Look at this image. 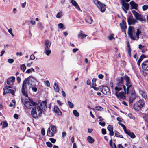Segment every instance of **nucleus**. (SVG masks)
Masks as SVG:
<instances>
[{"label": "nucleus", "instance_id": "1", "mask_svg": "<svg viewBox=\"0 0 148 148\" xmlns=\"http://www.w3.org/2000/svg\"><path fill=\"white\" fill-rule=\"evenodd\" d=\"M47 102L46 101H42L40 105H34L32 108L31 111V116L34 119L40 117L43 110H45L46 108Z\"/></svg>", "mask_w": 148, "mask_h": 148}, {"label": "nucleus", "instance_id": "2", "mask_svg": "<svg viewBox=\"0 0 148 148\" xmlns=\"http://www.w3.org/2000/svg\"><path fill=\"white\" fill-rule=\"evenodd\" d=\"M124 79L123 77H121V78H118L116 81V85L119 87L123 86L125 94H128L129 93V90L132 87V84L130 82V77L127 76H125L124 79L126 82L125 85L127 87L126 91L125 86L123 85Z\"/></svg>", "mask_w": 148, "mask_h": 148}, {"label": "nucleus", "instance_id": "3", "mask_svg": "<svg viewBox=\"0 0 148 148\" xmlns=\"http://www.w3.org/2000/svg\"><path fill=\"white\" fill-rule=\"evenodd\" d=\"M127 33L131 39L137 40L139 38V35L141 32L138 29L136 32L133 27L130 26L128 28Z\"/></svg>", "mask_w": 148, "mask_h": 148}, {"label": "nucleus", "instance_id": "4", "mask_svg": "<svg viewBox=\"0 0 148 148\" xmlns=\"http://www.w3.org/2000/svg\"><path fill=\"white\" fill-rule=\"evenodd\" d=\"M29 101L27 99L21 98V101L24 104V105L26 108H31L32 106H34L37 104V103L34 102L32 100H29Z\"/></svg>", "mask_w": 148, "mask_h": 148}, {"label": "nucleus", "instance_id": "5", "mask_svg": "<svg viewBox=\"0 0 148 148\" xmlns=\"http://www.w3.org/2000/svg\"><path fill=\"white\" fill-rule=\"evenodd\" d=\"M30 84L29 83V82L25 79L23 82L21 88V92L26 97H28L27 92L26 91L27 85H29Z\"/></svg>", "mask_w": 148, "mask_h": 148}, {"label": "nucleus", "instance_id": "6", "mask_svg": "<svg viewBox=\"0 0 148 148\" xmlns=\"http://www.w3.org/2000/svg\"><path fill=\"white\" fill-rule=\"evenodd\" d=\"M93 1L102 12H103L105 11L106 6L105 4L101 3L98 0H93Z\"/></svg>", "mask_w": 148, "mask_h": 148}, {"label": "nucleus", "instance_id": "7", "mask_svg": "<svg viewBox=\"0 0 148 148\" xmlns=\"http://www.w3.org/2000/svg\"><path fill=\"white\" fill-rule=\"evenodd\" d=\"M144 105L143 101L141 100H139L138 101L134 103V108L135 110H140Z\"/></svg>", "mask_w": 148, "mask_h": 148}, {"label": "nucleus", "instance_id": "8", "mask_svg": "<svg viewBox=\"0 0 148 148\" xmlns=\"http://www.w3.org/2000/svg\"><path fill=\"white\" fill-rule=\"evenodd\" d=\"M132 12L136 20H138L140 21H145L146 19L136 11L133 10Z\"/></svg>", "mask_w": 148, "mask_h": 148}, {"label": "nucleus", "instance_id": "9", "mask_svg": "<svg viewBox=\"0 0 148 148\" xmlns=\"http://www.w3.org/2000/svg\"><path fill=\"white\" fill-rule=\"evenodd\" d=\"M101 89V91L105 95H110V91L108 88L106 86H99Z\"/></svg>", "mask_w": 148, "mask_h": 148}, {"label": "nucleus", "instance_id": "10", "mask_svg": "<svg viewBox=\"0 0 148 148\" xmlns=\"http://www.w3.org/2000/svg\"><path fill=\"white\" fill-rule=\"evenodd\" d=\"M115 95L119 99H121L124 100L125 98V94L123 92H116Z\"/></svg>", "mask_w": 148, "mask_h": 148}, {"label": "nucleus", "instance_id": "11", "mask_svg": "<svg viewBox=\"0 0 148 148\" xmlns=\"http://www.w3.org/2000/svg\"><path fill=\"white\" fill-rule=\"evenodd\" d=\"M121 1V3L123 7H124V9L127 10H129V5L128 3H125L124 0H120Z\"/></svg>", "mask_w": 148, "mask_h": 148}, {"label": "nucleus", "instance_id": "12", "mask_svg": "<svg viewBox=\"0 0 148 148\" xmlns=\"http://www.w3.org/2000/svg\"><path fill=\"white\" fill-rule=\"evenodd\" d=\"M51 42L49 40H46L45 41L44 49H50Z\"/></svg>", "mask_w": 148, "mask_h": 148}, {"label": "nucleus", "instance_id": "13", "mask_svg": "<svg viewBox=\"0 0 148 148\" xmlns=\"http://www.w3.org/2000/svg\"><path fill=\"white\" fill-rule=\"evenodd\" d=\"M137 97L136 95L134 92H132L131 93V96L129 98V103H132Z\"/></svg>", "mask_w": 148, "mask_h": 148}, {"label": "nucleus", "instance_id": "14", "mask_svg": "<svg viewBox=\"0 0 148 148\" xmlns=\"http://www.w3.org/2000/svg\"><path fill=\"white\" fill-rule=\"evenodd\" d=\"M8 88H11V87L10 86H6L3 88V90H5V92H6V93H11L13 95L14 93V91L13 90L9 89Z\"/></svg>", "mask_w": 148, "mask_h": 148}, {"label": "nucleus", "instance_id": "15", "mask_svg": "<svg viewBox=\"0 0 148 148\" xmlns=\"http://www.w3.org/2000/svg\"><path fill=\"white\" fill-rule=\"evenodd\" d=\"M127 21L129 25H134L137 21L136 20L132 19L131 16L128 17L127 18Z\"/></svg>", "mask_w": 148, "mask_h": 148}, {"label": "nucleus", "instance_id": "16", "mask_svg": "<svg viewBox=\"0 0 148 148\" xmlns=\"http://www.w3.org/2000/svg\"><path fill=\"white\" fill-rule=\"evenodd\" d=\"M15 77H12L8 79L7 83L8 84L10 85H12L13 84V82L15 80Z\"/></svg>", "mask_w": 148, "mask_h": 148}, {"label": "nucleus", "instance_id": "17", "mask_svg": "<svg viewBox=\"0 0 148 148\" xmlns=\"http://www.w3.org/2000/svg\"><path fill=\"white\" fill-rule=\"evenodd\" d=\"M142 66L144 70L148 71V60L143 62L142 64Z\"/></svg>", "mask_w": 148, "mask_h": 148}, {"label": "nucleus", "instance_id": "18", "mask_svg": "<svg viewBox=\"0 0 148 148\" xmlns=\"http://www.w3.org/2000/svg\"><path fill=\"white\" fill-rule=\"evenodd\" d=\"M54 110L55 112L58 115L61 116L62 114L59 108L57 106H55L54 107Z\"/></svg>", "mask_w": 148, "mask_h": 148}, {"label": "nucleus", "instance_id": "19", "mask_svg": "<svg viewBox=\"0 0 148 148\" xmlns=\"http://www.w3.org/2000/svg\"><path fill=\"white\" fill-rule=\"evenodd\" d=\"M107 129L109 131V135L112 136L114 135V133L113 131V126L111 125H109L107 127Z\"/></svg>", "mask_w": 148, "mask_h": 148}, {"label": "nucleus", "instance_id": "20", "mask_svg": "<svg viewBox=\"0 0 148 148\" xmlns=\"http://www.w3.org/2000/svg\"><path fill=\"white\" fill-rule=\"evenodd\" d=\"M26 79L27 80L28 82H29V83L30 85H32V82H34L36 81V79L32 76L29 77Z\"/></svg>", "mask_w": 148, "mask_h": 148}, {"label": "nucleus", "instance_id": "21", "mask_svg": "<svg viewBox=\"0 0 148 148\" xmlns=\"http://www.w3.org/2000/svg\"><path fill=\"white\" fill-rule=\"evenodd\" d=\"M55 133L52 131L51 132L50 130V128L49 127L47 130V135L49 137H52L54 136Z\"/></svg>", "mask_w": 148, "mask_h": 148}, {"label": "nucleus", "instance_id": "22", "mask_svg": "<svg viewBox=\"0 0 148 148\" xmlns=\"http://www.w3.org/2000/svg\"><path fill=\"white\" fill-rule=\"evenodd\" d=\"M130 4L131 5L132 9H137L138 5L136 4L133 1H132L130 2Z\"/></svg>", "mask_w": 148, "mask_h": 148}, {"label": "nucleus", "instance_id": "23", "mask_svg": "<svg viewBox=\"0 0 148 148\" xmlns=\"http://www.w3.org/2000/svg\"><path fill=\"white\" fill-rule=\"evenodd\" d=\"M132 138H134L136 137V136L132 132H131L130 131H128L126 133Z\"/></svg>", "mask_w": 148, "mask_h": 148}, {"label": "nucleus", "instance_id": "24", "mask_svg": "<svg viewBox=\"0 0 148 148\" xmlns=\"http://www.w3.org/2000/svg\"><path fill=\"white\" fill-rule=\"evenodd\" d=\"M120 25L122 29H125L126 27V23L124 20L122 21V23H120Z\"/></svg>", "mask_w": 148, "mask_h": 148}, {"label": "nucleus", "instance_id": "25", "mask_svg": "<svg viewBox=\"0 0 148 148\" xmlns=\"http://www.w3.org/2000/svg\"><path fill=\"white\" fill-rule=\"evenodd\" d=\"M50 129H51V131L55 133L57 132V129L56 127L52 125L51 124L50 125Z\"/></svg>", "mask_w": 148, "mask_h": 148}, {"label": "nucleus", "instance_id": "26", "mask_svg": "<svg viewBox=\"0 0 148 148\" xmlns=\"http://www.w3.org/2000/svg\"><path fill=\"white\" fill-rule=\"evenodd\" d=\"M87 141L90 143H93L95 141L94 139L91 136H88L87 138Z\"/></svg>", "mask_w": 148, "mask_h": 148}, {"label": "nucleus", "instance_id": "27", "mask_svg": "<svg viewBox=\"0 0 148 148\" xmlns=\"http://www.w3.org/2000/svg\"><path fill=\"white\" fill-rule=\"evenodd\" d=\"M51 50L50 49H45L44 50V53L47 56H49L51 53Z\"/></svg>", "mask_w": 148, "mask_h": 148}, {"label": "nucleus", "instance_id": "28", "mask_svg": "<svg viewBox=\"0 0 148 148\" xmlns=\"http://www.w3.org/2000/svg\"><path fill=\"white\" fill-rule=\"evenodd\" d=\"M87 35L85 34L82 33V31H80V33L78 34V37H81V39H83L84 38L87 36Z\"/></svg>", "mask_w": 148, "mask_h": 148}, {"label": "nucleus", "instance_id": "29", "mask_svg": "<svg viewBox=\"0 0 148 148\" xmlns=\"http://www.w3.org/2000/svg\"><path fill=\"white\" fill-rule=\"evenodd\" d=\"M139 92L143 98H146L147 97V96L144 91L143 90H140V91Z\"/></svg>", "mask_w": 148, "mask_h": 148}, {"label": "nucleus", "instance_id": "30", "mask_svg": "<svg viewBox=\"0 0 148 148\" xmlns=\"http://www.w3.org/2000/svg\"><path fill=\"white\" fill-rule=\"evenodd\" d=\"M2 125L3 128H5L8 126V124L6 121H3L1 123Z\"/></svg>", "mask_w": 148, "mask_h": 148}, {"label": "nucleus", "instance_id": "31", "mask_svg": "<svg viewBox=\"0 0 148 148\" xmlns=\"http://www.w3.org/2000/svg\"><path fill=\"white\" fill-rule=\"evenodd\" d=\"M62 16V12L61 11H60L56 15V17L57 18H60Z\"/></svg>", "mask_w": 148, "mask_h": 148}, {"label": "nucleus", "instance_id": "32", "mask_svg": "<svg viewBox=\"0 0 148 148\" xmlns=\"http://www.w3.org/2000/svg\"><path fill=\"white\" fill-rule=\"evenodd\" d=\"M86 22L90 24H91L92 22L93 21L92 19L91 18H89L85 20Z\"/></svg>", "mask_w": 148, "mask_h": 148}, {"label": "nucleus", "instance_id": "33", "mask_svg": "<svg viewBox=\"0 0 148 148\" xmlns=\"http://www.w3.org/2000/svg\"><path fill=\"white\" fill-rule=\"evenodd\" d=\"M54 88L56 92H58L59 91L58 86L57 84L56 83L54 84Z\"/></svg>", "mask_w": 148, "mask_h": 148}, {"label": "nucleus", "instance_id": "34", "mask_svg": "<svg viewBox=\"0 0 148 148\" xmlns=\"http://www.w3.org/2000/svg\"><path fill=\"white\" fill-rule=\"evenodd\" d=\"M21 69L22 71L23 72H24L26 69V67L24 64H23L20 66Z\"/></svg>", "mask_w": 148, "mask_h": 148}, {"label": "nucleus", "instance_id": "35", "mask_svg": "<svg viewBox=\"0 0 148 148\" xmlns=\"http://www.w3.org/2000/svg\"><path fill=\"white\" fill-rule=\"evenodd\" d=\"M95 108L97 110L99 111H102L103 110V108L100 106H96Z\"/></svg>", "mask_w": 148, "mask_h": 148}, {"label": "nucleus", "instance_id": "36", "mask_svg": "<svg viewBox=\"0 0 148 148\" xmlns=\"http://www.w3.org/2000/svg\"><path fill=\"white\" fill-rule=\"evenodd\" d=\"M122 88L121 87H119L118 86H116L115 88L114 89L116 91V92H117L120 91L122 89Z\"/></svg>", "mask_w": 148, "mask_h": 148}, {"label": "nucleus", "instance_id": "37", "mask_svg": "<svg viewBox=\"0 0 148 148\" xmlns=\"http://www.w3.org/2000/svg\"><path fill=\"white\" fill-rule=\"evenodd\" d=\"M73 114L76 117H78L79 115V113L76 110H73Z\"/></svg>", "mask_w": 148, "mask_h": 148}, {"label": "nucleus", "instance_id": "38", "mask_svg": "<svg viewBox=\"0 0 148 148\" xmlns=\"http://www.w3.org/2000/svg\"><path fill=\"white\" fill-rule=\"evenodd\" d=\"M114 34H111L108 37L109 39L110 40H112V39H114L115 38L114 37Z\"/></svg>", "mask_w": 148, "mask_h": 148}, {"label": "nucleus", "instance_id": "39", "mask_svg": "<svg viewBox=\"0 0 148 148\" xmlns=\"http://www.w3.org/2000/svg\"><path fill=\"white\" fill-rule=\"evenodd\" d=\"M68 103L69 107L71 108H72L73 107L74 105L73 104L69 101H68Z\"/></svg>", "mask_w": 148, "mask_h": 148}, {"label": "nucleus", "instance_id": "40", "mask_svg": "<svg viewBox=\"0 0 148 148\" xmlns=\"http://www.w3.org/2000/svg\"><path fill=\"white\" fill-rule=\"evenodd\" d=\"M37 26L38 28H40V29L42 30L43 28L42 25L40 22H39L37 24Z\"/></svg>", "mask_w": 148, "mask_h": 148}, {"label": "nucleus", "instance_id": "41", "mask_svg": "<svg viewBox=\"0 0 148 148\" xmlns=\"http://www.w3.org/2000/svg\"><path fill=\"white\" fill-rule=\"evenodd\" d=\"M71 3L72 5L74 6H77L78 4L74 0H71Z\"/></svg>", "mask_w": 148, "mask_h": 148}, {"label": "nucleus", "instance_id": "42", "mask_svg": "<svg viewBox=\"0 0 148 148\" xmlns=\"http://www.w3.org/2000/svg\"><path fill=\"white\" fill-rule=\"evenodd\" d=\"M31 88L32 90L34 92H36L37 91V88L34 86H32L31 87Z\"/></svg>", "mask_w": 148, "mask_h": 148}, {"label": "nucleus", "instance_id": "43", "mask_svg": "<svg viewBox=\"0 0 148 148\" xmlns=\"http://www.w3.org/2000/svg\"><path fill=\"white\" fill-rule=\"evenodd\" d=\"M148 8V5H145L143 6L142 9L143 11H145Z\"/></svg>", "mask_w": 148, "mask_h": 148}, {"label": "nucleus", "instance_id": "44", "mask_svg": "<svg viewBox=\"0 0 148 148\" xmlns=\"http://www.w3.org/2000/svg\"><path fill=\"white\" fill-rule=\"evenodd\" d=\"M46 144L47 146L49 147H51L52 146V144L49 142H47L46 143Z\"/></svg>", "mask_w": 148, "mask_h": 148}, {"label": "nucleus", "instance_id": "45", "mask_svg": "<svg viewBox=\"0 0 148 148\" xmlns=\"http://www.w3.org/2000/svg\"><path fill=\"white\" fill-rule=\"evenodd\" d=\"M128 116L131 119H134L135 117H134L132 115V114L131 113H129L128 114Z\"/></svg>", "mask_w": 148, "mask_h": 148}, {"label": "nucleus", "instance_id": "46", "mask_svg": "<svg viewBox=\"0 0 148 148\" xmlns=\"http://www.w3.org/2000/svg\"><path fill=\"white\" fill-rule=\"evenodd\" d=\"M143 118L145 121H148V113L145 115Z\"/></svg>", "mask_w": 148, "mask_h": 148}, {"label": "nucleus", "instance_id": "47", "mask_svg": "<svg viewBox=\"0 0 148 148\" xmlns=\"http://www.w3.org/2000/svg\"><path fill=\"white\" fill-rule=\"evenodd\" d=\"M49 140L53 143H55L56 141V139L53 138H50Z\"/></svg>", "mask_w": 148, "mask_h": 148}, {"label": "nucleus", "instance_id": "48", "mask_svg": "<svg viewBox=\"0 0 148 148\" xmlns=\"http://www.w3.org/2000/svg\"><path fill=\"white\" fill-rule=\"evenodd\" d=\"M96 81V79L95 78H93L92 79V86H96V83L95 82Z\"/></svg>", "mask_w": 148, "mask_h": 148}, {"label": "nucleus", "instance_id": "49", "mask_svg": "<svg viewBox=\"0 0 148 148\" xmlns=\"http://www.w3.org/2000/svg\"><path fill=\"white\" fill-rule=\"evenodd\" d=\"M41 133L44 136L45 134V129L44 128H42L41 130Z\"/></svg>", "mask_w": 148, "mask_h": 148}, {"label": "nucleus", "instance_id": "50", "mask_svg": "<svg viewBox=\"0 0 148 148\" xmlns=\"http://www.w3.org/2000/svg\"><path fill=\"white\" fill-rule=\"evenodd\" d=\"M58 26L59 28L61 29L63 27V25L62 23H60L58 24Z\"/></svg>", "mask_w": 148, "mask_h": 148}, {"label": "nucleus", "instance_id": "51", "mask_svg": "<svg viewBox=\"0 0 148 148\" xmlns=\"http://www.w3.org/2000/svg\"><path fill=\"white\" fill-rule=\"evenodd\" d=\"M142 60L141 59V58H139V59L138 60L137 62V64L138 66H139L140 65V63Z\"/></svg>", "mask_w": 148, "mask_h": 148}, {"label": "nucleus", "instance_id": "52", "mask_svg": "<svg viewBox=\"0 0 148 148\" xmlns=\"http://www.w3.org/2000/svg\"><path fill=\"white\" fill-rule=\"evenodd\" d=\"M14 61V60L13 59H9L8 60V62L10 64L12 63Z\"/></svg>", "mask_w": 148, "mask_h": 148}, {"label": "nucleus", "instance_id": "53", "mask_svg": "<svg viewBox=\"0 0 148 148\" xmlns=\"http://www.w3.org/2000/svg\"><path fill=\"white\" fill-rule=\"evenodd\" d=\"M110 145L112 147V148H117L116 146L114 143H112Z\"/></svg>", "mask_w": 148, "mask_h": 148}, {"label": "nucleus", "instance_id": "54", "mask_svg": "<svg viewBox=\"0 0 148 148\" xmlns=\"http://www.w3.org/2000/svg\"><path fill=\"white\" fill-rule=\"evenodd\" d=\"M102 133L104 135L106 133V130L104 128H103L101 130Z\"/></svg>", "mask_w": 148, "mask_h": 148}, {"label": "nucleus", "instance_id": "55", "mask_svg": "<svg viewBox=\"0 0 148 148\" xmlns=\"http://www.w3.org/2000/svg\"><path fill=\"white\" fill-rule=\"evenodd\" d=\"M92 87L93 88H94V90L96 91H97L99 89V90L100 89L99 87V88L98 87H95V86H92Z\"/></svg>", "mask_w": 148, "mask_h": 148}, {"label": "nucleus", "instance_id": "56", "mask_svg": "<svg viewBox=\"0 0 148 148\" xmlns=\"http://www.w3.org/2000/svg\"><path fill=\"white\" fill-rule=\"evenodd\" d=\"M30 58L32 60H34L35 59V57L33 54H32L30 56Z\"/></svg>", "mask_w": 148, "mask_h": 148}, {"label": "nucleus", "instance_id": "57", "mask_svg": "<svg viewBox=\"0 0 148 148\" xmlns=\"http://www.w3.org/2000/svg\"><path fill=\"white\" fill-rule=\"evenodd\" d=\"M144 47V46H143L141 44L138 45V48L140 49H142Z\"/></svg>", "mask_w": 148, "mask_h": 148}, {"label": "nucleus", "instance_id": "58", "mask_svg": "<svg viewBox=\"0 0 148 148\" xmlns=\"http://www.w3.org/2000/svg\"><path fill=\"white\" fill-rule=\"evenodd\" d=\"M16 55L17 56H21L22 55V52H17L16 53Z\"/></svg>", "mask_w": 148, "mask_h": 148}, {"label": "nucleus", "instance_id": "59", "mask_svg": "<svg viewBox=\"0 0 148 148\" xmlns=\"http://www.w3.org/2000/svg\"><path fill=\"white\" fill-rule=\"evenodd\" d=\"M99 124L102 126H104L105 125V123L104 122H99Z\"/></svg>", "mask_w": 148, "mask_h": 148}, {"label": "nucleus", "instance_id": "60", "mask_svg": "<svg viewBox=\"0 0 148 148\" xmlns=\"http://www.w3.org/2000/svg\"><path fill=\"white\" fill-rule=\"evenodd\" d=\"M45 84L47 86L49 87V86L50 84L48 81L47 80L45 82Z\"/></svg>", "mask_w": 148, "mask_h": 148}, {"label": "nucleus", "instance_id": "61", "mask_svg": "<svg viewBox=\"0 0 148 148\" xmlns=\"http://www.w3.org/2000/svg\"><path fill=\"white\" fill-rule=\"evenodd\" d=\"M76 8L79 11H81L82 10H81L80 7L78 5L77 6H75Z\"/></svg>", "mask_w": 148, "mask_h": 148}, {"label": "nucleus", "instance_id": "62", "mask_svg": "<svg viewBox=\"0 0 148 148\" xmlns=\"http://www.w3.org/2000/svg\"><path fill=\"white\" fill-rule=\"evenodd\" d=\"M115 136L117 137H119V135H120L119 133L118 132H115Z\"/></svg>", "mask_w": 148, "mask_h": 148}, {"label": "nucleus", "instance_id": "63", "mask_svg": "<svg viewBox=\"0 0 148 148\" xmlns=\"http://www.w3.org/2000/svg\"><path fill=\"white\" fill-rule=\"evenodd\" d=\"M98 77L100 79H103L104 77V76L103 75L100 74L98 75Z\"/></svg>", "mask_w": 148, "mask_h": 148}, {"label": "nucleus", "instance_id": "64", "mask_svg": "<svg viewBox=\"0 0 148 148\" xmlns=\"http://www.w3.org/2000/svg\"><path fill=\"white\" fill-rule=\"evenodd\" d=\"M79 50V49L77 48L73 49L72 51L73 53H75L77 52L78 50Z\"/></svg>", "mask_w": 148, "mask_h": 148}]
</instances>
